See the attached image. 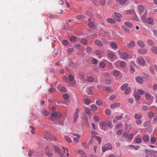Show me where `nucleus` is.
Here are the masks:
<instances>
[{
    "mask_svg": "<svg viewBox=\"0 0 157 157\" xmlns=\"http://www.w3.org/2000/svg\"><path fill=\"white\" fill-rule=\"evenodd\" d=\"M100 126L101 129L104 130V128L106 126L105 122H101L100 123Z\"/></svg>",
    "mask_w": 157,
    "mask_h": 157,
    "instance_id": "2eb2a0df",
    "label": "nucleus"
},
{
    "mask_svg": "<svg viewBox=\"0 0 157 157\" xmlns=\"http://www.w3.org/2000/svg\"><path fill=\"white\" fill-rule=\"evenodd\" d=\"M116 1L121 5H123L125 4L126 0H116Z\"/></svg>",
    "mask_w": 157,
    "mask_h": 157,
    "instance_id": "4be33fe9",
    "label": "nucleus"
},
{
    "mask_svg": "<svg viewBox=\"0 0 157 157\" xmlns=\"http://www.w3.org/2000/svg\"><path fill=\"white\" fill-rule=\"evenodd\" d=\"M92 50L91 48L90 47H87L86 48V51L87 52H90Z\"/></svg>",
    "mask_w": 157,
    "mask_h": 157,
    "instance_id": "680f3d73",
    "label": "nucleus"
},
{
    "mask_svg": "<svg viewBox=\"0 0 157 157\" xmlns=\"http://www.w3.org/2000/svg\"><path fill=\"white\" fill-rule=\"evenodd\" d=\"M79 109L78 108L76 109L75 111V114L74 115V122H75L77 121V119L79 115Z\"/></svg>",
    "mask_w": 157,
    "mask_h": 157,
    "instance_id": "20e7f679",
    "label": "nucleus"
},
{
    "mask_svg": "<svg viewBox=\"0 0 157 157\" xmlns=\"http://www.w3.org/2000/svg\"><path fill=\"white\" fill-rule=\"evenodd\" d=\"M146 157H152V154L151 151L149 150H145Z\"/></svg>",
    "mask_w": 157,
    "mask_h": 157,
    "instance_id": "0eeeda50",
    "label": "nucleus"
},
{
    "mask_svg": "<svg viewBox=\"0 0 157 157\" xmlns=\"http://www.w3.org/2000/svg\"><path fill=\"white\" fill-rule=\"evenodd\" d=\"M96 102V104L98 106H100L102 104V101L99 100H97Z\"/></svg>",
    "mask_w": 157,
    "mask_h": 157,
    "instance_id": "de8ad7c7",
    "label": "nucleus"
},
{
    "mask_svg": "<svg viewBox=\"0 0 157 157\" xmlns=\"http://www.w3.org/2000/svg\"><path fill=\"white\" fill-rule=\"evenodd\" d=\"M128 84L127 83H125L121 86V89L122 90H124L128 88Z\"/></svg>",
    "mask_w": 157,
    "mask_h": 157,
    "instance_id": "b1692460",
    "label": "nucleus"
},
{
    "mask_svg": "<svg viewBox=\"0 0 157 157\" xmlns=\"http://www.w3.org/2000/svg\"><path fill=\"white\" fill-rule=\"evenodd\" d=\"M123 118V116L121 115L120 116H115V118L117 120H120Z\"/></svg>",
    "mask_w": 157,
    "mask_h": 157,
    "instance_id": "13d9d810",
    "label": "nucleus"
},
{
    "mask_svg": "<svg viewBox=\"0 0 157 157\" xmlns=\"http://www.w3.org/2000/svg\"><path fill=\"white\" fill-rule=\"evenodd\" d=\"M137 60L138 63L141 65H144L145 63V60L142 58H138Z\"/></svg>",
    "mask_w": 157,
    "mask_h": 157,
    "instance_id": "ddd939ff",
    "label": "nucleus"
},
{
    "mask_svg": "<svg viewBox=\"0 0 157 157\" xmlns=\"http://www.w3.org/2000/svg\"><path fill=\"white\" fill-rule=\"evenodd\" d=\"M34 152V150H29L28 152V156L29 157L31 156L33 154V153Z\"/></svg>",
    "mask_w": 157,
    "mask_h": 157,
    "instance_id": "864d4df0",
    "label": "nucleus"
},
{
    "mask_svg": "<svg viewBox=\"0 0 157 157\" xmlns=\"http://www.w3.org/2000/svg\"><path fill=\"white\" fill-rule=\"evenodd\" d=\"M108 56L110 58L113 59L115 57V54L113 52H110L108 53Z\"/></svg>",
    "mask_w": 157,
    "mask_h": 157,
    "instance_id": "bb28decb",
    "label": "nucleus"
},
{
    "mask_svg": "<svg viewBox=\"0 0 157 157\" xmlns=\"http://www.w3.org/2000/svg\"><path fill=\"white\" fill-rule=\"evenodd\" d=\"M45 136L48 140H49L51 138H52V139L55 140H57L56 137L53 136L52 135L49 133L48 132H47L46 134H45Z\"/></svg>",
    "mask_w": 157,
    "mask_h": 157,
    "instance_id": "7ed1b4c3",
    "label": "nucleus"
},
{
    "mask_svg": "<svg viewBox=\"0 0 157 157\" xmlns=\"http://www.w3.org/2000/svg\"><path fill=\"white\" fill-rule=\"evenodd\" d=\"M147 22L149 24H152L153 22V19L151 17H148L147 20Z\"/></svg>",
    "mask_w": 157,
    "mask_h": 157,
    "instance_id": "c756f323",
    "label": "nucleus"
},
{
    "mask_svg": "<svg viewBox=\"0 0 157 157\" xmlns=\"http://www.w3.org/2000/svg\"><path fill=\"white\" fill-rule=\"evenodd\" d=\"M120 65L121 67H124L126 66V63L125 62L122 61L120 62Z\"/></svg>",
    "mask_w": 157,
    "mask_h": 157,
    "instance_id": "09e8293b",
    "label": "nucleus"
},
{
    "mask_svg": "<svg viewBox=\"0 0 157 157\" xmlns=\"http://www.w3.org/2000/svg\"><path fill=\"white\" fill-rule=\"evenodd\" d=\"M78 153L82 157H86V154L82 150H78Z\"/></svg>",
    "mask_w": 157,
    "mask_h": 157,
    "instance_id": "6e6552de",
    "label": "nucleus"
},
{
    "mask_svg": "<svg viewBox=\"0 0 157 157\" xmlns=\"http://www.w3.org/2000/svg\"><path fill=\"white\" fill-rule=\"evenodd\" d=\"M94 44L97 45L101 47L103 45L102 43L98 40H96L94 41Z\"/></svg>",
    "mask_w": 157,
    "mask_h": 157,
    "instance_id": "9b49d317",
    "label": "nucleus"
},
{
    "mask_svg": "<svg viewBox=\"0 0 157 157\" xmlns=\"http://www.w3.org/2000/svg\"><path fill=\"white\" fill-rule=\"evenodd\" d=\"M106 0H100V4L101 6H104Z\"/></svg>",
    "mask_w": 157,
    "mask_h": 157,
    "instance_id": "49530a36",
    "label": "nucleus"
},
{
    "mask_svg": "<svg viewBox=\"0 0 157 157\" xmlns=\"http://www.w3.org/2000/svg\"><path fill=\"white\" fill-rule=\"evenodd\" d=\"M120 104L119 102L114 103L110 105V107L112 109H115L120 106Z\"/></svg>",
    "mask_w": 157,
    "mask_h": 157,
    "instance_id": "423d86ee",
    "label": "nucleus"
},
{
    "mask_svg": "<svg viewBox=\"0 0 157 157\" xmlns=\"http://www.w3.org/2000/svg\"><path fill=\"white\" fill-rule=\"evenodd\" d=\"M142 141V139L140 138H137L136 140V142L138 144L140 143Z\"/></svg>",
    "mask_w": 157,
    "mask_h": 157,
    "instance_id": "e2e57ef3",
    "label": "nucleus"
},
{
    "mask_svg": "<svg viewBox=\"0 0 157 157\" xmlns=\"http://www.w3.org/2000/svg\"><path fill=\"white\" fill-rule=\"evenodd\" d=\"M88 21V26L90 27H93L94 25V22L91 21V18H89Z\"/></svg>",
    "mask_w": 157,
    "mask_h": 157,
    "instance_id": "f3484780",
    "label": "nucleus"
},
{
    "mask_svg": "<svg viewBox=\"0 0 157 157\" xmlns=\"http://www.w3.org/2000/svg\"><path fill=\"white\" fill-rule=\"evenodd\" d=\"M144 142H146L149 141L150 140L149 136L148 135H145L143 138Z\"/></svg>",
    "mask_w": 157,
    "mask_h": 157,
    "instance_id": "dca6fc26",
    "label": "nucleus"
},
{
    "mask_svg": "<svg viewBox=\"0 0 157 157\" xmlns=\"http://www.w3.org/2000/svg\"><path fill=\"white\" fill-rule=\"evenodd\" d=\"M68 42L67 40H64L62 41V43L64 45H66L68 44Z\"/></svg>",
    "mask_w": 157,
    "mask_h": 157,
    "instance_id": "0e129e2a",
    "label": "nucleus"
},
{
    "mask_svg": "<svg viewBox=\"0 0 157 157\" xmlns=\"http://www.w3.org/2000/svg\"><path fill=\"white\" fill-rule=\"evenodd\" d=\"M142 117L141 115L140 114L135 113L134 115V117L136 119H140Z\"/></svg>",
    "mask_w": 157,
    "mask_h": 157,
    "instance_id": "5701e85b",
    "label": "nucleus"
},
{
    "mask_svg": "<svg viewBox=\"0 0 157 157\" xmlns=\"http://www.w3.org/2000/svg\"><path fill=\"white\" fill-rule=\"evenodd\" d=\"M112 147H113L112 144L110 143H108L102 147V150L103 152H104L107 150H111Z\"/></svg>",
    "mask_w": 157,
    "mask_h": 157,
    "instance_id": "f257e3e1",
    "label": "nucleus"
},
{
    "mask_svg": "<svg viewBox=\"0 0 157 157\" xmlns=\"http://www.w3.org/2000/svg\"><path fill=\"white\" fill-rule=\"evenodd\" d=\"M134 97L135 99L137 100H139L140 98V96L139 95V94L137 93L135 94Z\"/></svg>",
    "mask_w": 157,
    "mask_h": 157,
    "instance_id": "6e6d98bb",
    "label": "nucleus"
},
{
    "mask_svg": "<svg viewBox=\"0 0 157 157\" xmlns=\"http://www.w3.org/2000/svg\"><path fill=\"white\" fill-rule=\"evenodd\" d=\"M135 44L134 41L133 40H132L127 44V47L129 48H130L134 47Z\"/></svg>",
    "mask_w": 157,
    "mask_h": 157,
    "instance_id": "f8f14e48",
    "label": "nucleus"
},
{
    "mask_svg": "<svg viewBox=\"0 0 157 157\" xmlns=\"http://www.w3.org/2000/svg\"><path fill=\"white\" fill-rule=\"evenodd\" d=\"M54 148L55 150L59 154L60 157H64V153H61V150L59 147L56 146H54Z\"/></svg>",
    "mask_w": 157,
    "mask_h": 157,
    "instance_id": "f03ea898",
    "label": "nucleus"
},
{
    "mask_svg": "<svg viewBox=\"0 0 157 157\" xmlns=\"http://www.w3.org/2000/svg\"><path fill=\"white\" fill-rule=\"evenodd\" d=\"M130 90L131 89L130 87H128L125 90V91L124 92V94H128L130 92Z\"/></svg>",
    "mask_w": 157,
    "mask_h": 157,
    "instance_id": "473e14b6",
    "label": "nucleus"
},
{
    "mask_svg": "<svg viewBox=\"0 0 157 157\" xmlns=\"http://www.w3.org/2000/svg\"><path fill=\"white\" fill-rule=\"evenodd\" d=\"M136 124L138 125H140L142 124V122L140 119H137L136 121Z\"/></svg>",
    "mask_w": 157,
    "mask_h": 157,
    "instance_id": "a19ab883",
    "label": "nucleus"
},
{
    "mask_svg": "<svg viewBox=\"0 0 157 157\" xmlns=\"http://www.w3.org/2000/svg\"><path fill=\"white\" fill-rule=\"evenodd\" d=\"M69 79L70 81H73L74 79V78L73 76L71 75H69Z\"/></svg>",
    "mask_w": 157,
    "mask_h": 157,
    "instance_id": "69168bd1",
    "label": "nucleus"
},
{
    "mask_svg": "<svg viewBox=\"0 0 157 157\" xmlns=\"http://www.w3.org/2000/svg\"><path fill=\"white\" fill-rule=\"evenodd\" d=\"M45 152L46 155L48 157H52V152H50V150L48 146L46 147L45 148Z\"/></svg>",
    "mask_w": 157,
    "mask_h": 157,
    "instance_id": "39448f33",
    "label": "nucleus"
},
{
    "mask_svg": "<svg viewBox=\"0 0 157 157\" xmlns=\"http://www.w3.org/2000/svg\"><path fill=\"white\" fill-rule=\"evenodd\" d=\"M136 81L139 83H142L144 81L143 77H137L136 78Z\"/></svg>",
    "mask_w": 157,
    "mask_h": 157,
    "instance_id": "9d476101",
    "label": "nucleus"
},
{
    "mask_svg": "<svg viewBox=\"0 0 157 157\" xmlns=\"http://www.w3.org/2000/svg\"><path fill=\"white\" fill-rule=\"evenodd\" d=\"M114 16L116 17L117 18H121L122 17L121 14L118 12H115L114 13Z\"/></svg>",
    "mask_w": 157,
    "mask_h": 157,
    "instance_id": "c85d7f7f",
    "label": "nucleus"
},
{
    "mask_svg": "<svg viewBox=\"0 0 157 157\" xmlns=\"http://www.w3.org/2000/svg\"><path fill=\"white\" fill-rule=\"evenodd\" d=\"M107 22L110 24H114L116 23V21L111 18H108L107 19Z\"/></svg>",
    "mask_w": 157,
    "mask_h": 157,
    "instance_id": "a211bd4d",
    "label": "nucleus"
},
{
    "mask_svg": "<svg viewBox=\"0 0 157 157\" xmlns=\"http://www.w3.org/2000/svg\"><path fill=\"white\" fill-rule=\"evenodd\" d=\"M56 91V90L52 87L50 88L48 90V91L50 93H52L55 92Z\"/></svg>",
    "mask_w": 157,
    "mask_h": 157,
    "instance_id": "a18cd8bd",
    "label": "nucleus"
},
{
    "mask_svg": "<svg viewBox=\"0 0 157 157\" xmlns=\"http://www.w3.org/2000/svg\"><path fill=\"white\" fill-rule=\"evenodd\" d=\"M147 43L150 46H152L155 45L153 42L151 40H148L147 41Z\"/></svg>",
    "mask_w": 157,
    "mask_h": 157,
    "instance_id": "a878e982",
    "label": "nucleus"
},
{
    "mask_svg": "<svg viewBox=\"0 0 157 157\" xmlns=\"http://www.w3.org/2000/svg\"><path fill=\"white\" fill-rule=\"evenodd\" d=\"M100 67H101L103 68L105 67V64L104 62H101L99 64Z\"/></svg>",
    "mask_w": 157,
    "mask_h": 157,
    "instance_id": "5fc2aeb1",
    "label": "nucleus"
},
{
    "mask_svg": "<svg viewBox=\"0 0 157 157\" xmlns=\"http://www.w3.org/2000/svg\"><path fill=\"white\" fill-rule=\"evenodd\" d=\"M84 103L86 105H89L91 103V102L89 99H87L84 101Z\"/></svg>",
    "mask_w": 157,
    "mask_h": 157,
    "instance_id": "ea45409f",
    "label": "nucleus"
},
{
    "mask_svg": "<svg viewBox=\"0 0 157 157\" xmlns=\"http://www.w3.org/2000/svg\"><path fill=\"white\" fill-rule=\"evenodd\" d=\"M125 13L127 14H132L133 13H134L135 12L133 11L130 10H128L125 11Z\"/></svg>",
    "mask_w": 157,
    "mask_h": 157,
    "instance_id": "c03bdc74",
    "label": "nucleus"
},
{
    "mask_svg": "<svg viewBox=\"0 0 157 157\" xmlns=\"http://www.w3.org/2000/svg\"><path fill=\"white\" fill-rule=\"evenodd\" d=\"M79 138H78V137H75L74 138V139H73V140L75 142V143H79Z\"/></svg>",
    "mask_w": 157,
    "mask_h": 157,
    "instance_id": "bf43d9fd",
    "label": "nucleus"
},
{
    "mask_svg": "<svg viewBox=\"0 0 157 157\" xmlns=\"http://www.w3.org/2000/svg\"><path fill=\"white\" fill-rule=\"evenodd\" d=\"M116 98V96L115 95H111L109 98V99L110 100H113L115 99Z\"/></svg>",
    "mask_w": 157,
    "mask_h": 157,
    "instance_id": "338daca9",
    "label": "nucleus"
},
{
    "mask_svg": "<svg viewBox=\"0 0 157 157\" xmlns=\"http://www.w3.org/2000/svg\"><path fill=\"white\" fill-rule=\"evenodd\" d=\"M137 44L140 47L144 48L145 47L144 43L141 40H139L137 42Z\"/></svg>",
    "mask_w": 157,
    "mask_h": 157,
    "instance_id": "1a4fd4ad",
    "label": "nucleus"
},
{
    "mask_svg": "<svg viewBox=\"0 0 157 157\" xmlns=\"http://www.w3.org/2000/svg\"><path fill=\"white\" fill-rule=\"evenodd\" d=\"M87 80L88 82H92L94 81V79L93 77L90 76L87 78Z\"/></svg>",
    "mask_w": 157,
    "mask_h": 157,
    "instance_id": "cd10ccee",
    "label": "nucleus"
},
{
    "mask_svg": "<svg viewBox=\"0 0 157 157\" xmlns=\"http://www.w3.org/2000/svg\"><path fill=\"white\" fill-rule=\"evenodd\" d=\"M70 40L72 42H74L76 41V38L74 36H71L70 38Z\"/></svg>",
    "mask_w": 157,
    "mask_h": 157,
    "instance_id": "79ce46f5",
    "label": "nucleus"
},
{
    "mask_svg": "<svg viewBox=\"0 0 157 157\" xmlns=\"http://www.w3.org/2000/svg\"><path fill=\"white\" fill-rule=\"evenodd\" d=\"M124 25L129 28H131L132 27V24L129 22H126L124 23Z\"/></svg>",
    "mask_w": 157,
    "mask_h": 157,
    "instance_id": "aec40b11",
    "label": "nucleus"
},
{
    "mask_svg": "<svg viewBox=\"0 0 157 157\" xmlns=\"http://www.w3.org/2000/svg\"><path fill=\"white\" fill-rule=\"evenodd\" d=\"M85 111L88 115L90 114V110L89 108H86L85 109Z\"/></svg>",
    "mask_w": 157,
    "mask_h": 157,
    "instance_id": "603ef678",
    "label": "nucleus"
},
{
    "mask_svg": "<svg viewBox=\"0 0 157 157\" xmlns=\"http://www.w3.org/2000/svg\"><path fill=\"white\" fill-rule=\"evenodd\" d=\"M138 93L140 95H143L145 94V92L142 90H138L137 91Z\"/></svg>",
    "mask_w": 157,
    "mask_h": 157,
    "instance_id": "58836bf2",
    "label": "nucleus"
},
{
    "mask_svg": "<svg viewBox=\"0 0 157 157\" xmlns=\"http://www.w3.org/2000/svg\"><path fill=\"white\" fill-rule=\"evenodd\" d=\"M147 52V50L146 49H140L138 51V52L141 54H145Z\"/></svg>",
    "mask_w": 157,
    "mask_h": 157,
    "instance_id": "4468645a",
    "label": "nucleus"
},
{
    "mask_svg": "<svg viewBox=\"0 0 157 157\" xmlns=\"http://www.w3.org/2000/svg\"><path fill=\"white\" fill-rule=\"evenodd\" d=\"M77 17L78 19L79 20H82L85 18V17L84 15H80L77 16Z\"/></svg>",
    "mask_w": 157,
    "mask_h": 157,
    "instance_id": "72a5a7b5",
    "label": "nucleus"
},
{
    "mask_svg": "<svg viewBox=\"0 0 157 157\" xmlns=\"http://www.w3.org/2000/svg\"><path fill=\"white\" fill-rule=\"evenodd\" d=\"M152 153L154 155V157H157V151H154V150L152 151Z\"/></svg>",
    "mask_w": 157,
    "mask_h": 157,
    "instance_id": "774afa93",
    "label": "nucleus"
},
{
    "mask_svg": "<svg viewBox=\"0 0 157 157\" xmlns=\"http://www.w3.org/2000/svg\"><path fill=\"white\" fill-rule=\"evenodd\" d=\"M90 108L91 110L93 111H96L98 109L97 106L95 105H91L90 106Z\"/></svg>",
    "mask_w": 157,
    "mask_h": 157,
    "instance_id": "6ab92c4d",
    "label": "nucleus"
},
{
    "mask_svg": "<svg viewBox=\"0 0 157 157\" xmlns=\"http://www.w3.org/2000/svg\"><path fill=\"white\" fill-rule=\"evenodd\" d=\"M151 50L154 53L157 54V47H154L152 48Z\"/></svg>",
    "mask_w": 157,
    "mask_h": 157,
    "instance_id": "7c9ffc66",
    "label": "nucleus"
},
{
    "mask_svg": "<svg viewBox=\"0 0 157 157\" xmlns=\"http://www.w3.org/2000/svg\"><path fill=\"white\" fill-rule=\"evenodd\" d=\"M154 116V113L151 112H150L148 113V117L150 118L153 117Z\"/></svg>",
    "mask_w": 157,
    "mask_h": 157,
    "instance_id": "37998d69",
    "label": "nucleus"
},
{
    "mask_svg": "<svg viewBox=\"0 0 157 157\" xmlns=\"http://www.w3.org/2000/svg\"><path fill=\"white\" fill-rule=\"evenodd\" d=\"M111 45L112 48L114 49V50H116L117 49L118 46L116 43H112L111 44Z\"/></svg>",
    "mask_w": 157,
    "mask_h": 157,
    "instance_id": "412c9836",
    "label": "nucleus"
},
{
    "mask_svg": "<svg viewBox=\"0 0 157 157\" xmlns=\"http://www.w3.org/2000/svg\"><path fill=\"white\" fill-rule=\"evenodd\" d=\"M64 138L65 139V140L69 143H71L72 141L71 140L69 137H68L67 136H65L64 137Z\"/></svg>",
    "mask_w": 157,
    "mask_h": 157,
    "instance_id": "e433bc0d",
    "label": "nucleus"
},
{
    "mask_svg": "<svg viewBox=\"0 0 157 157\" xmlns=\"http://www.w3.org/2000/svg\"><path fill=\"white\" fill-rule=\"evenodd\" d=\"M120 71L118 70L115 71L113 72V74L115 76H118L120 74Z\"/></svg>",
    "mask_w": 157,
    "mask_h": 157,
    "instance_id": "052dcab7",
    "label": "nucleus"
},
{
    "mask_svg": "<svg viewBox=\"0 0 157 157\" xmlns=\"http://www.w3.org/2000/svg\"><path fill=\"white\" fill-rule=\"evenodd\" d=\"M145 98L147 99H149L150 98L151 96L150 94L148 93H146L145 95Z\"/></svg>",
    "mask_w": 157,
    "mask_h": 157,
    "instance_id": "4d7b16f0",
    "label": "nucleus"
},
{
    "mask_svg": "<svg viewBox=\"0 0 157 157\" xmlns=\"http://www.w3.org/2000/svg\"><path fill=\"white\" fill-rule=\"evenodd\" d=\"M138 9L140 12H143L144 10V7L141 5L139 6L138 7Z\"/></svg>",
    "mask_w": 157,
    "mask_h": 157,
    "instance_id": "2f4dec72",
    "label": "nucleus"
},
{
    "mask_svg": "<svg viewBox=\"0 0 157 157\" xmlns=\"http://www.w3.org/2000/svg\"><path fill=\"white\" fill-rule=\"evenodd\" d=\"M128 54L126 52L124 53L122 55V57L124 59L128 58Z\"/></svg>",
    "mask_w": 157,
    "mask_h": 157,
    "instance_id": "f704fd0d",
    "label": "nucleus"
},
{
    "mask_svg": "<svg viewBox=\"0 0 157 157\" xmlns=\"http://www.w3.org/2000/svg\"><path fill=\"white\" fill-rule=\"evenodd\" d=\"M74 49L73 48H69L67 50V52L68 54H70L72 52L74 51Z\"/></svg>",
    "mask_w": 157,
    "mask_h": 157,
    "instance_id": "3c124183",
    "label": "nucleus"
},
{
    "mask_svg": "<svg viewBox=\"0 0 157 157\" xmlns=\"http://www.w3.org/2000/svg\"><path fill=\"white\" fill-rule=\"evenodd\" d=\"M87 40L85 39H82L81 40V42L83 44H86L87 43Z\"/></svg>",
    "mask_w": 157,
    "mask_h": 157,
    "instance_id": "4c0bfd02",
    "label": "nucleus"
},
{
    "mask_svg": "<svg viewBox=\"0 0 157 157\" xmlns=\"http://www.w3.org/2000/svg\"><path fill=\"white\" fill-rule=\"evenodd\" d=\"M151 124V122L149 121H145L143 124L144 126V127H147L149 126Z\"/></svg>",
    "mask_w": 157,
    "mask_h": 157,
    "instance_id": "393cba45",
    "label": "nucleus"
},
{
    "mask_svg": "<svg viewBox=\"0 0 157 157\" xmlns=\"http://www.w3.org/2000/svg\"><path fill=\"white\" fill-rule=\"evenodd\" d=\"M91 62L93 64H96L98 63V61L96 59H94L92 60Z\"/></svg>",
    "mask_w": 157,
    "mask_h": 157,
    "instance_id": "8fccbe9b",
    "label": "nucleus"
},
{
    "mask_svg": "<svg viewBox=\"0 0 157 157\" xmlns=\"http://www.w3.org/2000/svg\"><path fill=\"white\" fill-rule=\"evenodd\" d=\"M156 141V139L154 137H152L151 138V141L152 144H154Z\"/></svg>",
    "mask_w": 157,
    "mask_h": 157,
    "instance_id": "c9c22d12",
    "label": "nucleus"
}]
</instances>
